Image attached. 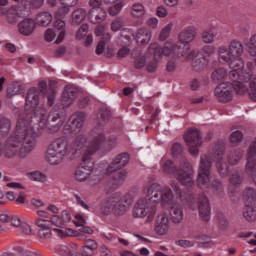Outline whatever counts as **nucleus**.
<instances>
[{"instance_id": "obj_59", "label": "nucleus", "mask_w": 256, "mask_h": 256, "mask_svg": "<svg viewBox=\"0 0 256 256\" xmlns=\"http://www.w3.org/2000/svg\"><path fill=\"white\" fill-rule=\"evenodd\" d=\"M89 5L92 7V9H101L103 0H89Z\"/></svg>"}, {"instance_id": "obj_7", "label": "nucleus", "mask_w": 256, "mask_h": 256, "mask_svg": "<svg viewBox=\"0 0 256 256\" xmlns=\"http://www.w3.org/2000/svg\"><path fill=\"white\" fill-rule=\"evenodd\" d=\"M91 141H93V136L87 139L85 134L76 136L72 143H69L67 137H59L48 145L46 161L49 165H61L65 159H73L77 153H83Z\"/></svg>"}, {"instance_id": "obj_21", "label": "nucleus", "mask_w": 256, "mask_h": 256, "mask_svg": "<svg viewBox=\"0 0 256 256\" xmlns=\"http://www.w3.org/2000/svg\"><path fill=\"white\" fill-rule=\"evenodd\" d=\"M243 182V177H241L240 172H235L230 177L231 187L229 188V197L231 201H237L241 198V191H239V185Z\"/></svg>"}, {"instance_id": "obj_34", "label": "nucleus", "mask_w": 256, "mask_h": 256, "mask_svg": "<svg viewBox=\"0 0 256 256\" xmlns=\"http://www.w3.org/2000/svg\"><path fill=\"white\" fill-rule=\"evenodd\" d=\"M131 15L132 17H143L145 15V6L141 3H135L131 8Z\"/></svg>"}, {"instance_id": "obj_2", "label": "nucleus", "mask_w": 256, "mask_h": 256, "mask_svg": "<svg viewBox=\"0 0 256 256\" xmlns=\"http://www.w3.org/2000/svg\"><path fill=\"white\" fill-rule=\"evenodd\" d=\"M111 117V111L107 109H102L99 111L97 116V126L93 130V139L89 142L87 148L82 152V162L79 167L76 168L74 172V178L76 181L83 183V181L88 180V185L90 187H95L101 183L103 179V170L101 165L98 168H93V162L91 161V156L93 153H97L99 149H113L117 145L116 136H105V124L109 121Z\"/></svg>"}, {"instance_id": "obj_39", "label": "nucleus", "mask_w": 256, "mask_h": 256, "mask_svg": "<svg viewBox=\"0 0 256 256\" xmlns=\"http://www.w3.org/2000/svg\"><path fill=\"white\" fill-rule=\"evenodd\" d=\"M243 157V151L237 150L236 152H233L229 157H228V163L230 165H237L239 161H241V158Z\"/></svg>"}, {"instance_id": "obj_20", "label": "nucleus", "mask_w": 256, "mask_h": 256, "mask_svg": "<svg viewBox=\"0 0 256 256\" xmlns=\"http://www.w3.org/2000/svg\"><path fill=\"white\" fill-rule=\"evenodd\" d=\"M188 61H192V69L197 73L201 71H205L207 69V65H209V58H204L199 54H195V51H191L187 56Z\"/></svg>"}, {"instance_id": "obj_5", "label": "nucleus", "mask_w": 256, "mask_h": 256, "mask_svg": "<svg viewBox=\"0 0 256 256\" xmlns=\"http://www.w3.org/2000/svg\"><path fill=\"white\" fill-rule=\"evenodd\" d=\"M39 136V132H35L23 121V116L19 117L14 132L7 138L3 147L0 144V157L4 155L7 159H13L18 155L21 159H25L35 149Z\"/></svg>"}, {"instance_id": "obj_58", "label": "nucleus", "mask_w": 256, "mask_h": 256, "mask_svg": "<svg viewBox=\"0 0 256 256\" xmlns=\"http://www.w3.org/2000/svg\"><path fill=\"white\" fill-rule=\"evenodd\" d=\"M61 5H66V7H75L79 0H59Z\"/></svg>"}, {"instance_id": "obj_22", "label": "nucleus", "mask_w": 256, "mask_h": 256, "mask_svg": "<svg viewBox=\"0 0 256 256\" xmlns=\"http://www.w3.org/2000/svg\"><path fill=\"white\" fill-rule=\"evenodd\" d=\"M96 37H100V41L96 47V55H101L105 51V46L111 41V34L105 33V25H98L95 29Z\"/></svg>"}, {"instance_id": "obj_11", "label": "nucleus", "mask_w": 256, "mask_h": 256, "mask_svg": "<svg viewBox=\"0 0 256 256\" xmlns=\"http://www.w3.org/2000/svg\"><path fill=\"white\" fill-rule=\"evenodd\" d=\"M128 163H129L128 153L118 154L108 166L103 167V164H100L102 175L105 177V175H111V173H114L112 185H114V187H119V185H123V183H125V179H127V172L125 170H122V171H119V170L127 166Z\"/></svg>"}, {"instance_id": "obj_46", "label": "nucleus", "mask_w": 256, "mask_h": 256, "mask_svg": "<svg viewBox=\"0 0 256 256\" xmlns=\"http://www.w3.org/2000/svg\"><path fill=\"white\" fill-rule=\"evenodd\" d=\"M123 9V3L119 2L113 6H111L108 10L109 14L112 16L119 15V12Z\"/></svg>"}, {"instance_id": "obj_52", "label": "nucleus", "mask_w": 256, "mask_h": 256, "mask_svg": "<svg viewBox=\"0 0 256 256\" xmlns=\"http://www.w3.org/2000/svg\"><path fill=\"white\" fill-rule=\"evenodd\" d=\"M57 33L53 31V29L48 28L44 34L45 41L51 42L53 39H55Z\"/></svg>"}, {"instance_id": "obj_51", "label": "nucleus", "mask_w": 256, "mask_h": 256, "mask_svg": "<svg viewBox=\"0 0 256 256\" xmlns=\"http://www.w3.org/2000/svg\"><path fill=\"white\" fill-rule=\"evenodd\" d=\"M172 155L174 157H177V155H181V153H183V146H181L180 143H175L172 146Z\"/></svg>"}, {"instance_id": "obj_48", "label": "nucleus", "mask_w": 256, "mask_h": 256, "mask_svg": "<svg viewBox=\"0 0 256 256\" xmlns=\"http://www.w3.org/2000/svg\"><path fill=\"white\" fill-rule=\"evenodd\" d=\"M123 27V20L121 18H116L112 23H111V31L117 32Z\"/></svg>"}, {"instance_id": "obj_18", "label": "nucleus", "mask_w": 256, "mask_h": 256, "mask_svg": "<svg viewBox=\"0 0 256 256\" xmlns=\"http://www.w3.org/2000/svg\"><path fill=\"white\" fill-rule=\"evenodd\" d=\"M247 70H244L242 68L241 71H239V77L238 81H241L243 85L247 86V91L250 89H256V76L253 77V70L255 69V64L253 62H248L247 65Z\"/></svg>"}, {"instance_id": "obj_43", "label": "nucleus", "mask_w": 256, "mask_h": 256, "mask_svg": "<svg viewBox=\"0 0 256 256\" xmlns=\"http://www.w3.org/2000/svg\"><path fill=\"white\" fill-rule=\"evenodd\" d=\"M90 247L91 249L82 247L80 253H78L77 256H92L93 251L97 249V242H92V245Z\"/></svg>"}, {"instance_id": "obj_41", "label": "nucleus", "mask_w": 256, "mask_h": 256, "mask_svg": "<svg viewBox=\"0 0 256 256\" xmlns=\"http://www.w3.org/2000/svg\"><path fill=\"white\" fill-rule=\"evenodd\" d=\"M196 241H198V243L204 245V247H209L210 249L212 247H215V242H213L210 237H207L205 235L196 237Z\"/></svg>"}, {"instance_id": "obj_1", "label": "nucleus", "mask_w": 256, "mask_h": 256, "mask_svg": "<svg viewBox=\"0 0 256 256\" xmlns=\"http://www.w3.org/2000/svg\"><path fill=\"white\" fill-rule=\"evenodd\" d=\"M39 89L33 87L28 90L26 96V107L23 117L24 123L29 125L39 135H54L61 129V117L58 110H52L47 114L45 108L39 107V97L41 93L47 97L48 105L51 107L55 103V88H47V82L42 81L38 84Z\"/></svg>"}, {"instance_id": "obj_15", "label": "nucleus", "mask_w": 256, "mask_h": 256, "mask_svg": "<svg viewBox=\"0 0 256 256\" xmlns=\"http://www.w3.org/2000/svg\"><path fill=\"white\" fill-rule=\"evenodd\" d=\"M61 121V125L59 130L54 133H59L62 130L64 135H79L81 133V129L83 128V123H85V119L87 115L85 112H75L72 114L67 121V123L63 126L64 118L59 114Z\"/></svg>"}, {"instance_id": "obj_42", "label": "nucleus", "mask_w": 256, "mask_h": 256, "mask_svg": "<svg viewBox=\"0 0 256 256\" xmlns=\"http://www.w3.org/2000/svg\"><path fill=\"white\" fill-rule=\"evenodd\" d=\"M230 141L232 145H237L243 141V133L239 130L234 131L230 136Z\"/></svg>"}, {"instance_id": "obj_40", "label": "nucleus", "mask_w": 256, "mask_h": 256, "mask_svg": "<svg viewBox=\"0 0 256 256\" xmlns=\"http://www.w3.org/2000/svg\"><path fill=\"white\" fill-rule=\"evenodd\" d=\"M216 218L220 229L223 230L229 227V221L227 220V217H225V214L223 212H217Z\"/></svg>"}, {"instance_id": "obj_6", "label": "nucleus", "mask_w": 256, "mask_h": 256, "mask_svg": "<svg viewBox=\"0 0 256 256\" xmlns=\"http://www.w3.org/2000/svg\"><path fill=\"white\" fill-rule=\"evenodd\" d=\"M224 153L225 143H223V141H218L214 145L212 152H210L208 155H201L197 185L203 191L207 189L223 191V182L213 180V177H211V167L213 165V159H215L216 167L221 177H229V166L225 163V159L223 158Z\"/></svg>"}, {"instance_id": "obj_30", "label": "nucleus", "mask_w": 256, "mask_h": 256, "mask_svg": "<svg viewBox=\"0 0 256 256\" xmlns=\"http://www.w3.org/2000/svg\"><path fill=\"white\" fill-rule=\"evenodd\" d=\"M242 197L245 205H256V190L255 188L248 187L242 192Z\"/></svg>"}, {"instance_id": "obj_56", "label": "nucleus", "mask_w": 256, "mask_h": 256, "mask_svg": "<svg viewBox=\"0 0 256 256\" xmlns=\"http://www.w3.org/2000/svg\"><path fill=\"white\" fill-rule=\"evenodd\" d=\"M147 25L150 29H157V26L159 25V20L155 17H152L148 19Z\"/></svg>"}, {"instance_id": "obj_28", "label": "nucleus", "mask_w": 256, "mask_h": 256, "mask_svg": "<svg viewBox=\"0 0 256 256\" xmlns=\"http://www.w3.org/2000/svg\"><path fill=\"white\" fill-rule=\"evenodd\" d=\"M35 21L36 25H40V27H47L48 25H51L53 15L49 12H40L36 15Z\"/></svg>"}, {"instance_id": "obj_35", "label": "nucleus", "mask_w": 256, "mask_h": 256, "mask_svg": "<svg viewBox=\"0 0 256 256\" xmlns=\"http://www.w3.org/2000/svg\"><path fill=\"white\" fill-rule=\"evenodd\" d=\"M246 47L251 57H256V34H253L249 41L246 43Z\"/></svg>"}, {"instance_id": "obj_23", "label": "nucleus", "mask_w": 256, "mask_h": 256, "mask_svg": "<svg viewBox=\"0 0 256 256\" xmlns=\"http://www.w3.org/2000/svg\"><path fill=\"white\" fill-rule=\"evenodd\" d=\"M77 99V89L71 85H67L64 88V92L62 95V109H65L66 107H69L70 105H73V102Z\"/></svg>"}, {"instance_id": "obj_47", "label": "nucleus", "mask_w": 256, "mask_h": 256, "mask_svg": "<svg viewBox=\"0 0 256 256\" xmlns=\"http://www.w3.org/2000/svg\"><path fill=\"white\" fill-rule=\"evenodd\" d=\"M71 7L63 5L62 7H59L58 10L55 12L56 17H65V15H68Z\"/></svg>"}, {"instance_id": "obj_27", "label": "nucleus", "mask_w": 256, "mask_h": 256, "mask_svg": "<svg viewBox=\"0 0 256 256\" xmlns=\"http://www.w3.org/2000/svg\"><path fill=\"white\" fill-rule=\"evenodd\" d=\"M135 39L138 45H147L151 41V31L147 28H140L135 35Z\"/></svg>"}, {"instance_id": "obj_53", "label": "nucleus", "mask_w": 256, "mask_h": 256, "mask_svg": "<svg viewBox=\"0 0 256 256\" xmlns=\"http://www.w3.org/2000/svg\"><path fill=\"white\" fill-rule=\"evenodd\" d=\"M59 253L62 256H75V254H73V252H71V249L67 246H60Z\"/></svg>"}, {"instance_id": "obj_45", "label": "nucleus", "mask_w": 256, "mask_h": 256, "mask_svg": "<svg viewBox=\"0 0 256 256\" xmlns=\"http://www.w3.org/2000/svg\"><path fill=\"white\" fill-rule=\"evenodd\" d=\"M88 31H89V25L82 24L81 27L79 28V30L76 33V39L81 41V39H83L87 35Z\"/></svg>"}, {"instance_id": "obj_16", "label": "nucleus", "mask_w": 256, "mask_h": 256, "mask_svg": "<svg viewBox=\"0 0 256 256\" xmlns=\"http://www.w3.org/2000/svg\"><path fill=\"white\" fill-rule=\"evenodd\" d=\"M184 141L189 147L191 155H197L199 153V147L203 143V138H201V132L197 128H191L184 134Z\"/></svg>"}, {"instance_id": "obj_25", "label": "nucleus", "mask_w": 256, "mask_h": 256, "mask_svg": "<svg viewBox=\"0 0 256 256\" xmlns=\"http://www.w3.org/2000/svg\"><path fill=\"white\" fill-rule=\"evenodd\" d=\"M90 23L97 25L107 19V12L103 8H91L88 12Z\"/></svg>"}, {"instance_id": "obj_37", "label": "nucleus", "mask_w": 256, "mask_h": 256, "mask_svg": "<svg viewBox=\"0 0 256 256\" xmlns=\"http://www.w3.org/2000/svg\"><path fill=\"white\" fill-rule=\"evenodd\" d=\"M32 181H38L39 183H45L47 181V175L41 173L40 171H34L28 174Z\"/></svg>"}, {"instance_id": "obj_54", "label": "nucleus", "mask_w": 256, "mask_h": 256, "mask_svg": "<svg viewBox=\"0 0 256 256\" xmlns=\"http://www.w3.org/2000/svg\"><path fill=\"white\" fill-rule=\"evenodd\" d=\"M176 245H179V247H193L195 245V241H189V240H178L176 241Z\"/></svg>"}, {"instance_id": "obj_64", "label": "nucleus", "mask_w": 256, "mask_h": 256, "mask_svg": "<svg viewBox=\"0 0 256 256\" xmlns=\"http://www.w3.org/2000/svg\"><path fill=\"white\" fill-rule=\"evenodd\" d=\"M129 55V48L123 47L118 51V57L123 58L127 57Z\"/></svg>"}, {"instance_id": "obj_26", "label": "nucleus", "mask_w": 256, "mask_h": 256, "mask_svg": "<svg viewBox=\"0 0 256 256\" xmlns=\"http://www.w3.org/2000/svg\"><path fill=\"white\" fill-rule=\"evenodd\" d=\"M37 23L35 22V20L31 19V18H26L24 19L22 22L19 23L18 25V29L19 32L22 35H31V33H33V31H35V25Z\"/></svg>"}, {"instance_id": "obj_10", "label": "nucleus", "mask_w": 256, "mask_h": 256, "mask_svg": "<svg viewBox=\"0 0 256 256\" xmlns=\"http://www.w3.org/2000/svg\"><path fill=\"white\" fill-rule=\"evenodd\" d=\"M131 205H133L131 195L126 194L125 196H121V193L116 192L113 196L106 198L100 204L99 213L105 217L109 215L121 217L129 211Z\"/></svg>"}, {"instance_id": "obj_3", "label": "nucleus", "mask_w": 256, "mask_h": 256, "mask_svg": "<svg viewBox=\"0 0 256 256\" xmlns=\"http://www.w3.org/2000/svg\"><path fill=\"white\" fill-rule=\"evenodd\" d=\"M162 170L166 175H174L181 185H186V191H181L177 182H172L171 187L176 195V199H180L182 203L186 204L189 209L195 211L198 209L202 221L206 223L211 219V207L209 206V200L203 193L199 194L195 199L193 193V167L187 159H184L181 168L177 170V167L171 160H167L162 164Z\"/></svg>"}, {"instance_id": "obj_61", "label": "nucleus", "mask_w": 256, "mask_h": 256, "mask_svg": "<svg viewBox=\"0 0 256 256\" xmlns=\"http://www.w3.org/2000/svg\"><path fill=\"white\" fill-rule=\"evenodd\" d=\"M102 237H104V239H107V241H112V243L117 242V236H115L111 233H103Z\"/></svg>"}, {"instance_id": "obj_12", "label": "nucleus", "mask_w": 256, "mask_h": 256, "mask_svg": "<svg viewBox=\"0 0 256 256\" xmlns=\"http://www.w3.org/2000/svg\"><path fill=\"white\" fill-rule=\"evenodd\" d=\"M71 222V212L64 210L61 214L53 215L50 220L38 218L35 225L39 227L38 235L41 239H49L51 237V226L63 229L67 223Z\"/></svg>"}, {"instance_id": "obj_57", "label": "nucleus", "mask_w": 256, "mask_h": 256, "mask_svg": "<svg viewBox=\"0 0 256 256\" xmlns=\"http://www.w3.org/2000/svg\"><path fill=\"white\" fill-rule=\"evenodd\" d=\"M20 254H21V256H41V253L33 252L31 250H28V249H21Z\"/></svg>"}, {"instance_id": "obj_50", "label": "nucleus", "mask_w": 256, "mask_h": 256, "mask_svg": "<svg viewBox=\"0 0 256 256\" xmlns=\"http://www.w3.org/2000/svg\"><path fill=\"white\" fill-rule=\"evenodd\" d=\"M74 198H75V201H76L77 205H79L80 207H82L86 211H91V208H89V205H87V203H85V201H83V199L80 198L79 195L75 194Z\"/></svg>"}, {"instance_id": "obj_13", "label": "nucleus", "mask_w": 256, "mask_h": 256, "mask_svg": "<svg viewBox=\"0 0 256 256\" xmlns=\"http://www.w3.org/2000/svg\"><path fill=\"white\" fill-rule=\"evenodd\" d=\"M228 79L232 82L220 83L214 90V95L221 103H229L233 99V89L238 95H245L247 93V85L239 81V74L233 79L229 77L228 73Z\"/></svg>"}, {"instance_id": "obj_4", "label": "nucleus", "mask_w": 256, "mask_h": 256, "mask_svg": "<svg viewBox=\"0 0 256 256\" xmlns=\"http://www.w3.org/2000/svg\"><path fill=\"white\" fill-rule=\"evenodd\" d=\"M146 197L140 198L133 209L134 217H148V221H153L157 213V205L169 210L172 223L183 221V207L175 201L173 191L169 186L162 187L157 183H152L144 188Z\"/></svg>"}, {"instance_id": "obj_62", "label": "nucleus", "mask_w": 256, "mask_h": 256, "mask_svg": "<svg viewBox=\"0 0 256 256\" xmlns=\"http://www.w3.org/2000/svg\"><path fill=\"white\" fill-rule=\"evenodd\" d=\"M156 13L158 17H167L168 14L167 9L163 6L158 7Z\"/></svg>"}, {"instance_id": "obj_24", "label": "nucleus", "mask_w": 256, "mask_h": 256, "mask_svg": "<svg viewBox=\"0 0 256 256\" xmlns=\"http://www.w3.org/2000/svg\"><path fill=\"white\" fill-rule=\"evenodd\" d=\"M154 230L157 235H167L169 233V217L165 213L158 215Z\"/></svg>"}, {"instance_id": "obj_33", "label": "nucleus", "mask_w": 256, "mask_h": 256, "mask_svg": "<svg viewBox=\"0 0 256 256\" xmlns=\"http://www.w3.org/2000/svg\"><path fill=\"white\" fill-rule=\"evenodd\" d=\"M226 77H229V74H227V70H225V68H217L211 74L212 81H223Z\"/></svg>"}, {"instance_id": "obj_31", "label": "nucleus", "mask_w": 256, "mask_h": 256, "mask_svg": "<svg viewBox=\"0 0 256 256\" xmlns=\"http://www.w3.org/2000/svg\"><path fill=\"white\" fill-rule=\"evenodd\" d=\"M243 217L248 222L256 221V205L245 204L243 209Z\"/></svg>"}, {"instance_id": "obj_19", "label": "nucleus", "mask_w": 256, "mask_h": 256, "mask_svg": "<svg viewBox=\"0 0 256 256\" xmlns=\"http://www.w3.org/2000/svg\"><path fill=\"white\" fill-rule=\"evenodd\" d=\"M7 5H9V1L0 0V15H6L8 23H17L19 18H21V8L12 6L11 8L7 9L5 8Z\"/></svg>"}, {"instance_id": "obj_17", "label": "nucleus", "mask_w": 256, "mask_h": 256, "mask_svg": "<svg viewBox=\"0 0 256 256\" xmlns=\"http://www.w3.org/2000/svg\"><path fill=\"white\" fill-rule=\"evenodd\" d=\"M1 223H9L12 227H17L22 235H29L31 233V226L26 222H21V218L17 215L0 214Z\"/></svg>"}, {"instance_id": "obj_63", "label": "nucleus", "mask_w": 256, "mask_h": 256, "mask_svg": "<svg viewBox=\"0 0 256 256\" xmlns=\"http://www.w3.org/2000/svg\"><path fill=\"white\" fill-rule=\"evenodd\" d=\"M79 107H81L82 109L87 107L89 105V97H83L79 100L78 103Z\"/></svg>"}, {"instance_id": "obj_14", "label": "nucleus", "mask_w": 256, "mask_h": 256, "mask_svg": "<svg viewBox=\"0 0 256 256\" xmlns=\"http://www.w3.org/2000/svg\"><path fill=\"white\" fill-rule=\"evenodd\" d=\"M195 37H197V29L195 27L187 26L183 28L178 35V41L184 46L183 48H181L179 44H175L173 41L168 40L173 47H175V52H172V55H174V57H185L187 51H189V44L195 41Z\"/></svg>"}, {"instance_id": "obj_8", "label": "nucleus", "mask_w": 256, "mask_h": 256, "mask_svg": "<svg viewBox=\"0 0 256 256\" xmlns=\"http://www.w3.org/2000/svg\"><path fill=\"white\" fill-rule=\"evenodd\" d=\"M244 48L243 44L238 40L230 41L228 47L220 46L218 48V59L224 65H229L230 69L229 77L235 79L245 67V61H243Z\"/></svg>"}, {"instance_id": "obj_49", "label": "nucleus", "mask_w": 256, "mask_h": 256, "mask_svg": "<svg viewBox=\"0 0 256 256\" xmlns=\"http://www.w3.org/2000/svg\"><path fill=\"white\" fill-rule=\"evenodd\" d=\"M75 225L77 227H83L87 221L85 220V216L82 214H76L75 215V220H74Z\"/></svg>"}, {"instance_id": "obj_36", "label": "nucleus", "mask_w": 256, "mask_h": 256, "mask_svg": "<svg viewBox=\"0 0 256 256\" xmlns=\"http://www.w3.org/2000/svg\"><path fill=\"white\" fill-rule=\"evenodd\" d=\"M202 41L203 43H213V41H215V34L213 33L212 28H208L203 31Z\"/></svg>"}, {"instance_id": "obj_60", "label": "nucleus", "mask_w": 256, "mask_h": 256, "mask_svg": "<svg viewBox=\"0 0 256 256\" xmlns=\"http://www.w3.org/2000/svg\"><path fill=\"white\" fill-rule=\"evenodd\" d=\"M131 35L135 37V35L133 34V30L126 28L122 31L121 37H124V39L129 41V39H131Z\"/></svg>"}, {"instance_id": "obj_55", "label": "nucleus", "mask_w": 256, "mask_h": 256, "mask_svg": "<svg viewBox=\"0 0 256 256\" xmlns=\"http://www.w3.org/2000/svg\"><path fill=\"white\" fill-rule=\"evenodd\" d=\"M19 89L15 88V84H10L7 88V95L8 97H13V95H18Z\"/></svg>"}, {"instance_id": "obj_38", "label": "nucleus", "mask_w": 256, "mask_h": 256, "mask_svg": "<svg viewBox=\"0 0 256 256\" xmlns=\"http://www.w3.org/2000/svg\"><path fill=\"white\" fill-rule=\"evenodd\" d=\"M215 53V47L211 45L204 46L201 51L198 53L200 57H203L204 59H209L211 55Z\"/></svg>"}, {"instance_id": "obj_44", "label": "nucleus", "mask_w": 256, "mask_h": 256, "mask_svg": "<svg viewBox=\"0 0 256 256\" xmlns=\"http://www.w3.org/2000/svg\"><path fill=\"white\" fill-rule=\"evenodd\" d=\"M171 24L166 25L160 32L159 41H166L171 34Z\"/></svg>"}, {"instance_id": "obj_32", "label": "nucleus", "mask_w": 256, "mask_h": 256, "mask_svg": "<svg viewBox=\"0 0 256 256\" xmlns=\"http://www.w3.org/2000/svg\"><path fill=\"white\" fill-rule=\"evenodd\" d=\"M54 27L60 31L56 39V44L59 45V43H63L65 39V20L57 19L54 22Z\"/></svg>"}, {"instance_id": "obj_29", "label": "nucleus", "mask_w": 256, "mask_h": 256, "mask_svg": "<svg viewBox=\"0 0 256 256\" xmlns=\"http://www.w3.org/2000/svg\"><path fill=\"white\" fill-rule=\"evenodd\" d=\"M87 19V10L78 8L72 13V25H81Z\"/></svg>"}, {"instance_id": "obj_9", "label": "nucleus", "mask_w": 256, "mask_h": 256, "mask_svg": "<svg viewBox=\"0 0 256 256\" xmlns=\"http://www.w3.org/2000/svg\"><path fill=\"white\" fill-rule=\"evenodd\" d=\"M175 53V46L171 41H166L164 46L161 47L158 42H153L149 45L146 55H139L135 58L134 65L136 69H143L146 65L148 73H155L157 71V65L163 57H169ZM149 55L153 56V60L147 63Z\"/></svg>"}]
</instances>
